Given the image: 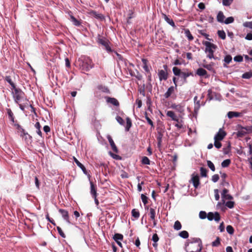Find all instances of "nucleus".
I'll return each instance as SVG.
<instances>
[{
    "instance_id": "nucleus-1",
    "label": "nucleus",
    "mask_w": 252,
    "mask_h": 252,
    "mask_svg": "<svg viewBox=\"0 0 252 252\" xmlns=\"http://www.w3.org/2000/svg\"><path fill=\"white\" fill-rule=\"evenodd\" d=\"M13 89L14 92H13V94L14 100L16 103L19 104L20 109L24 111L25 106L21 103L22 101H27V100L24 98V93L16 87Z\"/></svg>"
},
{
    "instance_id": "nucleus-2",
    "label": "nucleus",
    "mask_w": 252,
    "mask_h": 252,
    "mask_svg": "<svg viewBox=\"0 0 252 252\" xmlns=\"http://www.w3.org/2000/svg\"><path fill=\"white\" fill-rule=\"evenodd\" d=\"M205 46V52L207 54V57L210 59H217L214 56V53L217 48V46L214 44L209 42L205 41L203 43Z\"/></svg>"
},
{
    "instance_id": "nucleus-3",
    "label": "nucleus",
    "mask_w": 252,
    "mask_h": 252,
    "mask_svg": "<svg viewBox=\"0 0 252 252\" xmlns=\"http://www.w3.org/2000/svg\"><path fill=\"white\" fill-rule=\"evenodd\" d=\"M93 66L92 61L89 58H86L82 64L83 68L86 71L92 68Z\"/></svg>"
},
{
    "instance_id": "nucleus-4",
    "label": "nucleus",
    "mask_w": 252,
    "mask_h": 252,
    "mask_svg": "<svg viewBox=\"0 0 252 252\" xmlns=\"http://www.w3.org/2000/svg\"><path fill=\"white\" fill-rule=\"evenodd\" d=\"M228 190L227 189H223L221 192V200L222 203H225L227 200H232L233 197L228 193Z\"/></svg>"
},
{
    "instance_id": "nucleus-5",
    "label": "nucleus",
    "mask_w": 252,
    "mask_h": 252,
    "mask_svg": "<svg viewBox=\"0 0 252 252\" xmlns=\"http://www.w3.org/2000/svg\"><path fill=\"white\" fill-rule=\"evenodd\" d=\"M207 219L210 221L214 220L218 222L220 220V216L218 212H209L207 215Z\"/></svg>"
},
{
    "instance_id": "nucleus-6",
    "label": "nucleus",
    "mask_w": 252,
    "mask_h": 252,
    "mask_svg": "<svg viewBox=\"0 0 252 252\" xmlns=\"http://www.w3.org/2000/svg\"><path fill=\"white\" fill-rule=\"evenodd\" d=\"M226 135V132L222 128H220L214 136V140L221 141Z\"/></svg>"
},
{
    "instance_id": "nucleus-7",
    "label": "nucleus",
    "mask_w": 252,
    "mask_h": 252,
    "mask_svg": "<svg viewBox=\"0 0 252 252\" xmlns=\"http://www.w3.org/2000/svg\"><path fill=\"white\" fill-rule=\"evenodd\" d=\"M191 182L193 184V185L195 188H197L199 185V176L195 173L192 174Z\"/></svg>"
},
{
    "instance_id": "nucleus-8",
    "label": "nucleus",
    "mask_w": 252,
    "mask_h": 252,
    "mask_svg": "<svg viewBox=\"0 0 252 252\" xmlns=\"http://www.w3.org/2000/svg\"><path fill=\"white\" fill-rule=\"evenodd\" d=\"M167 72L165 70H160L158 72V76L160 81L166 80L167 79Z\"/></svg>"
},
{
    "instance_id": "nucleus-9",
    "label": "nucleus",
    "mask_w": 252,
    "mask_h": 252,
    "mask_svg": "<svg viewBox=\"0 0 252 252\" xmlns=\"http://www.w3.org/2000/svg\"><path fill=\"white\" fill-rule=\"evenodd\" d=\"M113 239L120 247H122V244L121 241H122L123 239V235L119 233L115 234L114 235Z\"/></svg>"
},
{
    "instance_id": "nucleus-10",
    "label": "nucleus",
    "mask_w": 252,
    "mask_h": 252,
    "mask_svg": "<svg viewBox=\"0 0 252 252\" xmlns=\"http://www.w3.org/2000/svg\"><path fill=\"white\" fill-rule=\"evenodd\" d=\"M59 212L61 214L63 219L68 223H70L68 212L63 209H60Z\"/></svg>"
},
{
    "instance_id": "nucleus-11",
    "label": "nucleus",
    "mask_w": 252,
    "mask_h": 252,
    "mask_svg": "<svg viewBox=\"0 0 252 252\" xmlns=\"http://www.w3.org/2000/svg\"><path fill=\"white\" fill-rule=\"evenodd\" d=\"M107 138L109 141V142L110 143V145L112 149V150H113L114 152H116V153H117L118 152V149H117V148L116 147V146L115 145L112 138H111V136L109 135H108L107 136Z\"/></svg>"
},
{
    "instance_id": "nucleus-12",
    "label": "nucleus",
    "mask_w": 252,
    "mask_h": 252,
    "mask_svg": "<svg viewBox=\"0 0 252 252\" xmlns=\"http://www.w3.org/2000/svg\"><path fill=\"white\" fill-rule=\"evenodd\" d=\"M166 115L171 118V119L173 121L178 122V117L175 115V113L172 111H168L166 112Z\"/></svg>"
},
{
    "instance_id": "nucleus-13",
    "label": "nucleus",
    "mask_w": 252,
    "mask_h": 252,
    "mask_svg": "<svg viewBox=\"0 0 252 252\" xmlns=\"http://www.w3.org/2000/svg\"><path fill=\"white\" fill-rule=\"evenodd\" d=\"M224 19L225 16L223 15V12L221 11H219L217 16V21L220 23H224L225 21Z\"/></svg>"
},
{
    "instance_id": "nucleus-14",
    "label": "nucleus",
    "mask_w": 252,
    "mask_h": 252,
    "mask_svg": "<svg viewBox=\"0 0 252 252\" xmlns=\"http://www.w3.org/2000/svg\"><path fill=\"white\" fill-rule=\"evenodd\" d=\"M106 101L108 103H110L116 106H118L119 105V103L118 101L115 98L107 97Z\"/></svg>"
},
{
    "instance_id": "nucleus-15",
    "label": "nucleus",
    "mask_w": 252,
    "mask_h": 252,
    "mask_svg": "<svg viewBox=\"0 0 252 252\" xmlns=\"http://www.w3.org/2000/svg\"><path fill=\"white\" fill-rule=\"evenodd\" d=\"M175 88L173 86H171L169 87L167 90V91L165 93L164 96L165 98H168L171 94L173 93L174 92Z\"/></svg>"
},
{
    "instance_id": "nucleus-16",
    "label": "nucleus",
    "mask_w": 252,
    "mask_h": 252,
    "mask_svg": "<svg viewBox=\"0 0 252 252\" xmlns=\"http://www.w3.org/2000/svg\"><path fill=\"white\" fill-rule=\"evenodd\" d=\"M163 18L165 20V21L172 27H175V25L174 21L172 19L168 18L165 14H163Z\"/></svg>"
},
{
    "instance_id": "nucleus-17",
    "label": "nucleus",
    "mask_w": 252,
    "mask_h": 252,
    "mask_svg": "<svg viewBox=\"0 0 252 252\" xmlns=\"http://www.w3.org/2000/svg\"><path fill=\"white\" fill-rule=\"evenodd\" d=\"M240 116V113L236 112L230 111L227 113V116L229 119H231L233 117H238Z\"/></svg>"
},
{
    "instance_id": "nucleus-18",
    "label": "nucleus",
    "mask_w": 252,
    "mask_h": 252,
    "mask_svg": "<svg viewBox=\"0 0 252 252\" xmlns=\"http://www.w3.org/2000/svg\"><path fill=\"white\" fill-rule=\"evenodd\" d=\"M90 185H91V193L93 196V197L96 196H97L96 190L95 187L92 182H90Z\"/></svg>"
},
{
    "instance_id": "nucleus-19",
    "label": "nucleus",
    "mask_w": 252,
    "mask_h": 252,
    "mask_svg": "<svg viewBox=\"0 0 252 252\" xmlns=\"http://www.w3.org/2000/svg\"><path fill=\"white\" fill-rule=\"evenodd\" d=\"M223 61L225 63L224 66L227 67L226 64H229L232 61V57L229 55H227L225 56Z\"/></svg>"
},
{
    "instance_id": "nucleus-20",
    "label": "nucleus",
    "mask_w": 252,
    "mask_h": 252,
    "mask_svg": "<svg viewBox=\"0 0 252 252\" xmlns=\"http://www.w3.org/2000/svg\"><path fill=\"white\" fill-rule=\"evenodd\" d=\"M196 74L199 76H203L207 74V71L204 69L199 68L197 70Z\"/></svg>"
},
{
    "instance_id": "nucleus-21",
    "label": "nucleus",
    "mask_w": 252,
    "mask_h": 252,
    "mask_svg": "<svg viewBox=\"0 0 252 252\" xmlns=\"http://www.w3.org/2000/svg\"><path fill=\"white\" fill-rule=\"evenodd\" d=\"M185 34L189 40L191 41L193 39V37L189 29H185Z\"/></svg>"
},
{
    "instance_id": "nucleus-22",
    "label": "nucleus",
    "mask_w": 252,
    "mask_h": 252,
    "mask_svg": "<svg viewBox=\"0 0 252 252\" xmlns=\"http://www.w3.org/2000/svg\"><path fill=\"white\" fill-rule=\"evenodd\" d=\"M70 20L73 23V24L76 26H79L80 25L81 23L79 21L76 19L73 16L70 15Z\"/></svg>"
},
{
    "instance_id": "nucleus-23",
    "label": "nucleus",
    "mask_w": 252,
    "mask_h": 252,
    "mask_svg": "<svg viewBox=\"0 0 252 252\" xmlns=\"http://www.w3.org/2000/svg\"><path fill=\"white\" fill-rule=\"evenodd\" d=\"M174 229L176 230H179L182 228V225L180 222L178 220H176L173 226Z\"/></svg>"
},
{
    "instance_id": "nucleus-24",
    "label": "nucleus",
    "mask_w": 252,
    "mask_h": 252,
    "mask_svg": "<svg viewBox=\"0 0 252 252\" xmlns=\"http://www.w3.org/2000/svg\"><path fill=\"white\" fill-rule=\"evenodd\" d=\"M149 215L152 220H154L156 218V211L154 208L150 209Z\"/></svg>"
},
{
    "instance_id": "nucleus-25",
    "label": "nucleus",
    "mask_w": 252,
    "mask_h": 252,
    "mask_svg": "<svg viewBox=\"0 0 252 252\" xmlns=\"http://www.w3.org/2000/svg\"><path fill=\"white\" fill-rule=\"evenodd\" d=\"M223 204H225L228 208L231 209L234 207V202L231 201V200H229L228 201H226L225 203Z\"/></svg>"
},
{
    "instance_id": "nucleus-26",
    "label": "nucleus",
    "mask_w": 252,
    "mask_h": 252,
    "mask_svg": "<svg viewBox=\"0 0 252 252\" xmlns=\"http://www.w3.org/2000/svg\"><path fill=\"white\" fill-rule=\"evenodd\" d=\"M179 235L184 239L187 238L189 237V233L187 231L184 230L180 232L179 234Z\"/></svg>"
},
{
    "instance_id": "nucleus-27",
    "label": "nucleus",
    "mask_w": 252,
    "mask_h": 252,
    "mask_svg": "<svg viewBox=\"0 0 252 252\" xmlns=\"http://www.w3.org/2000/svg\"><path fill=\"white\" fill-rule=\"evenodd\" d=\"M219 36L222 39H224L226 37V34L223 31L219 30L218 31Z\"/></svg>"
},
{
    "instance_id": "nucleus-28",
    "label": "nucleus",
    "mask_w": 252,
    "mask_h": 252,
    "mask_svg": "<svg viewBox=\"0 0 252 252\" xmlns=\"http://www.w3.org/2000/svg\"><path fill=\"white\" fill-rule=\"evenodd\" d=\"M230 163H231L230 160L229 159H227L223 160L221 162V165L222 167H226L228 166V165L230 164Z\"/></svg>"
},
{
    "instance_id": "nucleus-29",
    "label": "nucleus",
    "mask_w": 252,
    "mask_h": 252,
    "mask_svg": "<svg viewBox=\"0 0 252 252\" xmlns=\"http://www.w3.org/2000/svg\"><path fill=\"white\" fill-rule=\"evenodd\" d=\"M5 80L11 86L13 89L15 88V84L12 81V80L10 76H6L5 78Z\"/></svg>"
},
{
    "instance_id": "nucleus-30",
    "label": "nucleus",
    "mask_w": 252,
    "mask_h": 252,
    "mask_svg": "<svg viewBox=\"0 0 252 252\" xmlns=\"http://www.w3.org/2000/svg\"><path fill=\"white\" fill-rule=\"evenodd\" d=\"M131 126V122L130 119L129 118H126V130L128 131L130 127Z\"/></svg>"
},
{
    "instance_id": "nucleus-31",
    "label": "nucleus",
    "mask_w": 252,
    "mask_h": 252,
    "mask_svg": "<svg viewBox=\"0 0 252 252\" xmlns=\"http://www.w3.org/2000/svg\"><path fill=\"white\" fill-rule=\"evenodd\" d=\"M252 77V72H245L242 75V78L244 79H250Z\"/></svg>"
},
{
    "instance_id": "nucleus-32",
    "label": "nucleus",
    "mask_w": 252,
    "mask_h": 252,
    "mask_svg": "<svg viewBox=\"0 0 252 252\" xmlns=\"http://www.w3.org/2000/svg\"><path fill=\"white\" fill-rule=\"evenodd\" d=\"M175 110L179 113H182L184 111V107L182 104H178Z\"/></svg>"
},
{
    "instance_id": "nucleus-33",
    "label": "nucleus",
    "mask_w": 252,
    "mask_h": 252,
    "mask_svg": "<svg viewBox=\"0 0 252 252\" xmlns=\"http://www.w3.org/2000/svg\"><path fill=\"white\" fill-rule=\"evenodd\" d=\"M173 72L175 75L179 76L181 74V70L177 67H174L173 68Z\"/></svg>"
},
{
    "instance_id": "nucleus-34",
    "label": "nucleus",
    "mask_w": 252,
    "mask_h": 252,
    "mask_svg": "<svg viewBox=\"0 0 252 252\" xmlns=\"http://www.w3.org/2000/svg\"><path fill=\"white\" fill-rule=\"evenodd\" d=\"M226 231L230 235H232L234 233V230L231 225H228L226 227Z\"/></svg>"
},
{
    "instance_id": "nucleus-35",
    "label": "nucleus",
    "mask_w": 252,
    "mask_h": 252,
    "mask_svg": "<svg viewBox=\"0 0 252 252\" xmlns=\"http://www.w3.org/2000/svg\"><path fill=\"white\" fill-rule=\"evenodd\" d=\"M207 165L210 168V169L213 171H215V167L213 163L210 161V160H207Z\"/></svg>"
},
{
    "instance_id": "nucleus-36",
    "label": "nucleus",
    "mask_w": 252,
    "mask_h": 252,
    "mask_svg": "<svg viewBox=\"0 0 252 252\" xmlns=\"http://www.w3.org/2000/svg\"><path fill=\"white\" fill-rule=\"evenodd\" d=\"M131 213L132 216L134 217V218L137 219L139 217V213L137 210L135 209H133L132 210Z\"/></svg>"
},
{
    "instance_id": "nucleus-37",
    "label": "nucleus",
    "mask_w": 252,
    "mask_h": 252,
    "mask_svg": "<svg viewBox=\"0 0 252 252\" xmlns=\"http://www.w3.org/2000/svg\"><path fill=\"white\" fill-rule=\"evenodd\" d=\"M7 114H8V115L9 116V118L10 120L13 123H14V117H13V114L12 112L11 111V110L10 109H8L7 110Z\"/></svg>"
},
{
    "instance_id": "nucleus-38",
    "label": "nucleus",
    "mask_w": 252,
    "mask_h": 252,
    "mask_svg": "<svg viewBox=\"0 0 252 252\" xmlns=\"http://www.w3.org/2000/svg\"><path fill=\"white\" fill-rule=\"evenodd\" d=\"M234 20L233 17H229L225 20L224 23L225 24H231L234 22Z\"/></svg>"
},
{
    "instance_id": "nucleus-39",
    "label": "nucleus",
    "mask_w": 252,
    "mask_h": 252,
    "mask_svg": "<svg viewBox=\"0 0 252 252\" xmlns=\"http://www.w3.org/2000/svg\"><path fill=\"white\" fill-rule=\"evenodd\" d=\"M243 25L244 27L252 29V21L244 22Z\"/></svg>"
},
{
    "instance_id": "nucleus-40",
    "label": "nucleus",
    "mask_w": 252,
    "mask_h": 252,
    "mask_svg": "<svg viewBox=\"0 0 252 252\" xmlns=\"http://www.w3.org/2000/svg\"><path fill=\"white\" fill-rule=\"evenodd\" d=\"M199 216L201 219H205L206 217L207 218L206 213L202 211L199 212Z\"/></svg>"
},
{
    "instance_id": "nucleus-41",
    "label": "nucleus",
    "mask_w": 252,
    "mask_h": 252,
    "mask_svg": "<svg viewBox=\"0 0 252 252\" xmlns=\"http://www.w3.org/2000/svg\"><path fill=\"white\" fill-rule=\"evenodd\" d=\"M220 244V239L219 237H217L215 241L212 242V246L218 247Z\"/></svg>"
},
{
    "instance_id": "nucleus-42",
    "label": "nucleus",
    "mask_w": 252,
    "mask_h": 252,
    "mask_svg": "<svg viewBox=\"0 0 252 252\" xmlns=\"http://www.w3.org/2000/svg\"><path fill=\"white\" fill-rule=\"evenodd\" d=\"M142 163L146 165H149L150 163V161L149 159L146 157H144L142 158Z\"/></svg>"
},
{
    "instance_id": "nucleus-43",
    "label": "nucleus",
    "mask_w": 252,
    "mask_h": 252,
    "mask_svg": "<svg viewBox=\"0 0 252 252\" xmlns=\"http://www.w3.org/2000/svg\"><path fill=\"white\" fill-rule=\"evenodd\" d=\"M116 119L117 120V121L121 125H124V120L120 117V116H117L116 117Z\"/></svg>"
},
{
    "instance_id": "nucleus-44",
    "label": "nucleus",
    "mask_w": 252,
    "mask_h": 252,
    "mask_svg": "<svg viewBox=\"0 0 252 252\" xmlns=\"http://www.w3.org/2000/svg\"><path fill=\"white\" fill-rule=\"evenodd\" d=\"M232 1L233 0H222V4L224 6H229Z\"/></svg>"
},
{
    "instance_id": "nucleus-45",
    "label": "nucleus",
    "mask_w": 252,
    "mask_h": 252,
    "mask_svg": "<svg viewBox=\"0 0 252 252\" xmlns=\"http://www.w3.org/2000/svg\"><path fill=\"white\" fill-rule=\"evenodd\" d=\"M214 146L217 149H220L221 147V144L220 141L214 140Z\"/></svg>"
},
{
    "instance_id": "nucleus-46",
    "label": "nucleus",
    "mask_w": 252,
    "mask_h": 252,
    "mask_svg": "<svg viewBox=\"0 0 252 252\" xmlns=\"http://www.w3.org/2000/svg\"><path fill=\"white\" fill-rule=\"evenodd\" d=\"M141 200L143 203L145 205L148 203V198L144 194H142L141 196Z\"/></svg>"
},
{
    "instance_id": "nucleus-47",
    "label": "nucleus",
    "mask_w": 252,
    "mask_h": 252,
    "mask_svg": "<svg viewBox=\"0 0 252 252\" xmlns=\"http://www.w3.org/2000/svg\"><path fill=\"white\" fill-rule=\"evenodd\" d=\"M200 173L202 177H206L207 176V170L206 169L201 167L200 168Z\"/></svg>"
},
{
    "instance_id": "nucleus-48",
    "label": "nucleus",
    "mask_w": 252,
    "mask_h": 252,
    "mask_svg": "<svg viewBox=\"0 0 252 252\" xmlns=\"http://www.w3.org/2000/svg\"><path fill=\"white\" fill-rule=\"evenodd\" d=\"M219 180V176L218 174H215L212 177V181L214 183H216Z\"/></svg>"
},
{
    "instance_id": "nucleus-49",
    "label": "nucleus",
    "mask_w": 252,
    "mask_h": 252,
    "mask_svg": "<svg viewBox=\"0 0 252 252\" xmlns=\"http://www.w3.org/2000/svg\"><path fill=\"white\" fill-rule=\"evenodd\" d=\"M234 60L237 62H241L243 61V57L240 56H236L234 58Z\"/></svg>"
},
{
    "instance_id": "nucleus-50",
    "label": "nucleus",
    "mask_w": 252,
    "mask_h": 252,
    "mask_svg": "<svg viewBox=\"0 0 252 252\" xmlns=\"http://www.w3.org/2000/svg\"><path fill=\"white\" fill-rule=\"evenodd\" d=\"M73 159L78 167L80 168L84 167V165L81 163H80L76 158L73 157Z\"/></svg>"
},
{
    "instance_id": "nucleus-51",
    "label": "nucleus",
    "mask_w": 252,
    "mask_h": 252,
    "mask_svg": "<svg viewBox=\"0 0 252 252\" xmlns=\"http://www.w3.org/2000/svg\"><path fill=\"white\" fill-rule=\"evenodd\" d=\"M57 230L59 232V233L60 234V235L63 238H65V234H64V233L63 232V231H62L61 228H60L59 226H58L57 227Z\"/></svg>"
},
{
    "instance_id": "nucleus-52",
    "label": "nucleus",
    "mask_w": 252,
    "mask_h": 252,
    "mask_svg": "<svg viewBox=\"0 0 252 252\" xmlns=\"http://www.w3.org/2000/svg\"><path fill=\"white\" fill-rule=\"evenodd\" d=\"M98 42H99V43L102 44V45H103L104 46H106L108 44L107 42L105 39H103L102 38L99 39Z\"/></svg>"
},
{
    "instance_id": "nucleus-53",
    "label": "nucleus",
    "mask_w": 252,
    "mask_h": 252,
    "mask_svg": "<svg viewBox=\"0 0 252 252\" xmlns=\"http://www.w3.org/2000/svg\"><path fill=\"white\" fill-rule=\"evenodd\" d=\"M93 15L96 18L101 19L102 17V15L100 14L97 13L96 12H92Z\"/></svg>"
},
{
    "instance_id": "nucleus-54",
    "label": "nucleus",
    "mask_w": 252,
    "mask_h": 252,
    "mask_svg": "<svg viewBox=\"0 0 252 252\" xmlns=\"http://www.w3.org/2000/svg\"><path fill=\"white\" fill-rule=\"evenodd\" d=\"M215 193V197L216 200H219L220 199V195L219 193V190L218 189H215L214 190Z\"/></svg>"
},
{
    "instance_id": "nucleus-55",
    "label": "nucleus",
    "mask_w": 252,
    "mask_h": 252,
    "mask_svg": "<svg viewBox=\"0 0 252 252\" xmlns=\"http://www.w3.org/2000/svg\"><path fill=\"white\" fill-rule=\"evenodd\" d=\"M158 240H159V238H158V235L157 234H154L152 237V240L154 242L157 243L158 241Z\"/></svg>"
},
{
    "instance_id": "nucleus-56",
    "label": "nucleus",
    "mask_w": 252,
    "mask_h": 252,
    "mask_svg": "<svg viewBox=\"0 0 252 252\" xmlns=\"http://www.w3.org/2000/svg\"><path fill=\"white\" fill-rule=\"evenodd\" d=\"M46 219H47L49 221H50V222L52 224H53L54 225H56V224H55V222H54V220L53 219H50V218L49 216V215H48V214H47V215H46Z\"/></svg>"
},
{
    "instance_id": "nucleus-57",
    "label": "nucleus",
    "mask_w": 252,
    "mask_h": 252,
    "mask_svg": "<svg viewBox=\"0 0 252 252\" xmlns=\"http://www.w3.org/2000/svg\"><path fill=\"white\" fill-rule=\"evenodd\" d=\"M145 118L148 124L150 125L152 127H153L154 124L152 120L147 116H146Z\"/></svg>"
},
{
    "instance_id": "nucleus-58",
    "label": "nucleus",
    "mask_w": 252,
    "mask_h": 252,
    "mask_svg": "<svg viewBox=\"0 0 252 252\" xmlns=\"http://www.w3.org/2000/svg\"><path fill=\"white\" fill-rule=\"evenodd\" d=\"M219 229H220V231L222 232L223 231H224V224H223V222H222L220 226H219Z\"/></svg>"
},
{
    "instance_id": "nucleus-59",
    "label": "nucleus",
    "mask_w": 252,
    "mask_h": 252,
    "mask_svg": "<svg viewBox=\"0 0 252 252\" xmlns=\"http://www.w3.org/2000/svg\"><path fill=\"white\" fill-rule=\"evenodd\" d=\"M245 39L247 40H252V33H248L245 37Z\"/></svg>"
},
{
    "instance_id": "nucleus-60",
    "label": "nucleus",
    "mask_w": 252,
    "mask_h": 252,
    "mask_svg": "<svg viewBox=\"0 0 252 252\" xmlns=\"http://www.w3.org/2000/svg\"><path fill=\"white\" fill-rule=\"evenodd\" d=\"M213 64V63L209 64H206V65H204V67L207 68L208 70H211L212 69V68H212Z\"/></svg>"
},
{
    "instance_id": "nucleus-61",
    "label": "nucleus",
    "mask_w": 252,
    "mask_h": 252,
    "mask_svg": "<svg viewBox=\"0 0 252 252\" xmlns=\"http://www.w3.org/2000/svg\"><path fill=\"white\" fill-rule=\"evenodd\" d=\"M177 124L175 125V126L178 127V128H181L183 127V125L181 123V122L179 121V120L178 119V122H177Z\"/></svg>"
},
{
    "instance_id": "nucleus-62",
    "label": "nucleus",
    "mask_w": 252,
    "mask_h": 252,
    "mask_svg": "<svg viewBox=\"0 0 252 252\" xmlns=\"http://www.w3.org/2000/svg\"><path fill=\"white\" fill-rule=\"evenodd\" d=\"M35 186H36V188L37 189H39V182L38 180V178L36 177H35Z\"/></svg>"
},
{
    "instance_id": "nucleus-63",
    "label": "nucleus",
    "mask_w": 252,
    "mask_h": 252,
    "mask_svg": "<svg viewBox=\"0 0 252 252\" xmlns=\"http://www.w3.org/2000/svg\"><path fill=\"white\" fill-rule=\"evenodd\" d=\"M43 130L46 133H47L50 131V128L48 126H45L43 127Z\"/></svg>"
},
{
    "instance_id": "nucleus-64",
    "label": "nucleus",
    "mask_w": 252,
    "mask_h": 252,
    "mask_svg": "<svg viewBox=\"0 0 252 252\" xmlns=\"http://www.w3.org/2000/svg\"><path fill=\"white\" fill-rule=\"evenodd\" d=\"M226 252H233L232 248L230 246H228L226 247Z\"/></svg>"
}]
</instances>
